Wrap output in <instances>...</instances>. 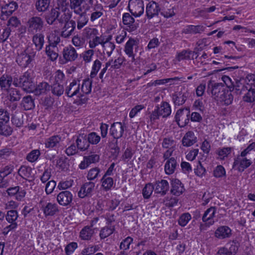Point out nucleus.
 I'll list each match as a JSON object with an SVG mask.
<instances>
[{
	"label": "nucleus",
	"mask_w": 255,
	"mask_h": 255,
	"mask_svg": "<svg viewBox=\"0 0 255 255\" xmlns=\"http://www.w3.org/2000/svg\"><path fill=\"white\" fill-rule=\"evenodd\" d=\"M125 126L124 124L121 122L114 123L111 126L110 129V134L112 136L114 139H116L115 144L112 148L116 150L119 149V147L118 146V140L117 139L123 136Z\"/></svg>",
	"instance_id": "4"
},
{
	"label": "nucleus",
	"mask_w": 255,
	"mask_h": 255,
	"mask_svg": "<svg viewBox=\"0 0 255 255\" xmlns=\"http://www.w3.org/2000/svg\"><path fill=\"white\" fill-rule=\"evenodd\" d=\"M76 143L78 149L80 151H85L90 146L86 134H79L76 140Z\"/></svg>",
	"instance_id": "29"
},
{
	"label": "nucleus",
	"mask_w": 255,
	"mask_h": 255,
	"mask_svg": "<svg viewBox=\"0 0 255 255\" xmlns=\"http://www.w3.org/2000/svg\"><path fill=\"white\" fill-rule=\"evenodd\" d=\"M44 20L38 16L30 17L27 22V30L33 34L40 32L44 27Z\"/></svg>",
	"instance_id": "3"
},
{
	"label": "nucleus",
	"mask_w": 255,
	"mask_h": 255,
	"mask_svg": "<svg viewBox=\"0 0 255 255\" xmlns=\"http://www.w3.org/2000/svg\"><path fill=\"white\" fill-rule=\"evenodd\" d=\"M32 42L34 44L37 51L41 50L44 43V35L41 33H37L32 38Z\"/></svg>",
	"instance_id": "40"
},
{
	"label": "nucleus",
	"mask_w": 255,
	"mask_h": 255,
	"mask_svg": "<svg viewBox=\"0 0 255 255\" xmlns=\"http://www.w3.org/2000/svg\"><path fill=\"white\" fill-rule=\"evenodd\" d=\"M157 108L159 109V111L161 116L163 118H166L169 116L171 114V108L169 104L167 102H163L160 107L156 106Z\"/></svg>",
	"instance_id": "45"
},
{
	"label": "nucleus",
	"mask_w": 255,
	"mask_h": 255,
	"mask_svg": "<svg viewBox=\"0 0 255 255\" xmlns=\"http://www.w3.org/2000/svg\"><path fill=\"white\" fill-rule=\"evenodd\" d=\"M122 20L124 24L129 27L130 31H132L136 29V26L134 24L135 20L129 13H124L123 15Z\"/></svg>",
	"instance_id": "35"
},
{
	"label": "nucleus",
	"mask_w": 255,
	"mask_h": 255,
	"mask_svg": "<svg viewBox=\"0 0 255 255\" xmlns=\"http://www.w3.org/2000/svg\"><path fill=\"white\" fill-rule=\"evenodd\" d=\"M231 147L219 148L216 151V153L219 156L218 158L221 159H224L231 153Z\"/></svg>",
	"instance_id": "64"
},
{
	"label": "nucleus",
	"mask_w": 255,
	"mask_h": 255,
	"mask_svg": "<svg viewBox=\"0 0 255 255\" xmlns=\"http://www.w3.org/2000/svg\"><path fill=\"white\" fill-rule=\"evenodd\" d=\"M63 55L64 58L67 61H74L78 57L75 49L71 46L64 48Z\"/></svg>",
	"instance_id": "28"
},
{
	"label": "nucleus",
	"mask_w": 255,
	"mask_h": 255,
	"mask_svg": "<svg viewBox=\"0 0 255 255\" xmlns=\"http://www.w3.org/2000/svg\"><path fill=\"white\" fill-rule=\"evenodd\" d=\"M21 88L27 92H31L35 87V84L31 73L26 72L21 76Z\"/></svg>",
	"instance_id": "13"
},
{
	"label": "nucleus",
	"mask_w": 255,
	"mask_h": 255,
	"mask_svg": "<svg viewBox=\"0 0 255 255\" xmlns=\"http://www.w3.org/2000/svg\"><path fill=\"white\" fill-rule=\"evenodd\" d=\"M68 5L69 3L67 0H56V3L54 8H56L61 13L71 14L72 13L68 8Z\"/></svg>",
	"instance_id": "36"
},
{
	"label": "nucleus",
	"mask_w": 255,
	"mask_h": 255,
	"mask_svg": "<svg viewBox=\"0 0 255 255\" xmlns=\"http://www.w3.org/2000/svg\"><path fill=\"white\" fill-rule=\"evenodd\" d=\"M86 37L90 40L99 34L98 30L95 28L86 27L84 30Z\"/></svg>",
	"instance_id": "60"
},
{
	"label": "nucleus",
	"mask_w": 255,
	"mask_h": 255,
	"mask_svg": "<svg viewBox=\"0 0 255 255\" xmlns=\"http://www.w3.org/2000/svg\"><path fill=\"white\" fill-rule=\"evenodd\" d=\"M50 88L52 94L57 97L61 96L64 92V86L61 84L53 83Z\"/></svg>",
	"instance_id": "49"
},
{
	"label": "nucleus",
	"mask_w": 255,
	"mask_h": 255,
	"mask_svg": "<svg viewBox=\"0 0 255 255\" xmlns=\"http://www.w3.org/2000/svg\"><path fill=\"white\" fill-rule=\"evenodd\" d=\"M102 187L106 191L111 190L114 184V180L112 177L103 176L101 179Z\"/></svg>",
	"instance_id": "48"
},
{
	"label": "nucleus",
	"mask_w": 255,
	"mask_h": 255,
	"mask_svg": "<svg viewBox=\"0 0 255 255\" xmlns=\"http://www.w3.org/2000/svg\"><path fill=\"white\" fill-rule=\"evenodd\" d=\"M57 48L55 47H54V48H53V47H51V46H46V48H45L46 54L47 55V56L49 57V58L52 61L55 60L58 56V54L57 52Z\"/></svg>",
	"instance_id": "56"
},
{
	"label": "nucleus",
	"mask_w": 255,
	"mask_h": 255,
	"mask_svg": "<svg viewBox=\"0 0 255 255\" xmlns=\"http://www.w3.org/2000/svg\"><path fill=\"white\" fill-rule=\"evenodd\" d=\"M251 86L250 83H248L247 78L246 79L241 78L235 79L232 88H233L232 90H235L237 95H241L246 93Z\"/></svg>",
	"instance_id": "11"
},
{
	"label": "nucleus",
	"mask_w": 255,
	"mask_h": 255,
	"mask_svg": "<svg viewBox=\"0 0 255 255\" xmlns=\"http://www.w3.org/2000/svg\"><path fill=\"white\" fill-rule=\"evenodd\" d=\"M50 90V86L46 82H42L35 86L33 92L36 96L45 95Z\"/></svg>",
	"instance_id": "24"
},
{
	"label": "nucleus",
	"mask_w": 255,
	"mask_h": 255,
	"mask_svg": "<svg viewBox=\"0 0 255 255\" xmlns=\"http://www.w3.org/2000/svg\"><path fill=\"white\" fill-rule=\"evenodd\" d=\"M18 217V213L17 211L15 210H8L5 215L6 220L7 222L10 224L16 223V221L17 220Z\"/></svg>",
	"instance_id": "53"
},
{
	"label": "nucleus",
	"mask_w": 255,
	"mask_h": 255,
	"mask_svg": "<svg viewBox=\"0 0 255 255\" xmlns=\"http://www.w3.org/2000/svg\"><path fill=\"white\" fill-rule=\"evenodd\" d=\"M227 89L224 84L222 83H215L209 81L208 83L207 92L211 95V97L217 101L222 94Z\"/></svg>",
	"instance_id": "2"
},
{
	"label": "nucleus",
	"mask_w": 255,
	"mask_h": 255,
	"mask_svg": "<svg viewBox=\"0 0 255 255\" xmlns=\"http://www.w3.org/2000/svg\"><path fill=\"white\" fill-rule=\"evenodd\" d=\"M50 0H37L35 8L38 12H45L49 8Z\"/></svg>",
	"instance_id": "46"
},
{
	"label": "nucleus",
	"mask_w": 255,
	"mask_h": 255,
	"mask_svg": "<svg viewBox=\"0 0 255 255\" xmlns=\"http://www.w3.org/2000/svg\"><path fill=\"white\" fill-rule=\"evenodd\" d=\"M8 196L14 197L15 200L21 201L23 200L26 195V191L19 186L11 187L6 190Z\"/></svg>",
	"instance_id": "15"
},
{
	"label": "nucleus",
	"mask_w": 255,
	"mask_h": 255,
	"mask_svg": "<svg viewBox=\"0 0 255 255\" xmlns=\"http://www.w3.org/2000/svg\"><path fill=\"white\" fill-rule=\"evenodd\" d=\"M194 55H196L195 59H197L199 56L197 52L191 50H183L181 52L178 53L176 58L178 61L183 60H189L191 59V55L192 59H194Z\"/></svg>",
	"instance_id": "32"
},
{
	"label": "nucleus",
	"mask_w": 255,
	"mask_h": 255,
	"mask_svg": "<svg viewBox=\"0 0 255 255\" xmlns=\"http://www.w3.org/2000/svg\"><path fill=\"white\" fill-rule=\"evenodd\" d=\"M8 123L0 122V134L4 136L10 135L12 132V128L8 124Z\"/></svg>",
	"instance_id": "47"
},
{
	"label": "nucleus",
	"mask_w": 255,
	"mask_h": 255,
	"mask_svg": "<svg viewBox=\"0 0 255 255\" xmlns=\"http://www.w3.org/2000/svg\"><path fill=\"white\" fill-rule=\"evenodd\" d=\"M154 189V186L151 183H148L145 185L142 189V195L145 199H148Z\"/></svg>",
	"instance_id": "61"
},
{
	"label": "nucleus",
	"mask_w": 255,
	"mask_h": 255,
	"mask_svg": "<svg viewBox=\"0 0 255 255\" xmlns=\"http://www.w3.org/2000/svg\"><path fill=\"white\" fill-rule=\"evenodd\" d=\"M216 212V208L215 207H211L205 211L203 217L202 221L203 222H207L208 227L213 225L214 221L213 220Z\"/></svg>",
	"instance_id": "23"
},
{
	"label": "nucleus",
	"mask_w": 255,
	"mask_h": 255,
	"mask_svg": "<svg viewBox=\"0 0 255 255\" xmlns=\"http://www.w3.org/2000/svg\"><path fill=\"white\" fill-rule=\"evenodd\" d=\"M111 36L108 37L107 40L102 43L104 53L106 52L108 57H110L115 48V45L114 43L110 41Z\"/></svg>",
	"instance_id": "42"
},
{
	"label": "nucleus",
	"mask_w": 255,
	"mask_h": 255,
	"mask_svg": "<svg viewBox=\"0 0 255 255\" xmlns=\"http://www.w3.org/2000/svg\"><path fill=\"white\" fill-rule=\"evenodd\" d=\"M32 168L27 166L22 165L18 170V174L24 179L29 178L31 176Z\"/></svg>",
	"instance_id": "50"
},
{
	"label": "nucleus",
	"mask_w": 255,
	"mask_h": 255,
	"mask_svg": "<svg viewBox=\"0 0 255 255\" xmlns=\"http://www.w3.org/2000/svg\"><path fill=\"white\" fill-rule=\"evenodd\" d=\"M95 186V183L92 181L85 182L81 187L78 193L79 197L83 198L85 197H90L92 194Z\"/></svg>",
	"instance_id": "18"
},
{
	"label": "nucleus",
	"mask_w": 255,
	"mask_h": 255,
	"mask_svg": "<svg viewBox=\"0 0 255 255\" xmlns=\"http://www.w3.org/2000/svg\"><path fill=\"white\" fill-rule=\"evenodd\" d=\"M61 140V137L60 135H52L45 140V147L48 148H56L59 146Z\"/></svg>",
	"instance_id": "34"
},
{
	"label": "nucleus",
	"mask_w": 255,
	"mask_h": 255,
	"mask_svg": "<svg viewBox=\"0 0 255 255\" xmlns=\"http://www.w3.org/2000/svg\"><path fill=\"white\" fill-rule=\"evenodd\" d=\"M101 170L98 167H95L91 169L88 172L87 178L88 180H94L98 178L100 176Z\"/></svg>",
	"instance_id": "57"
},
{
	"label": "nucleus",
	"mask_w": 255,
	"mask_h": 255,
	"mask_svg": "<svg viewBox=\"0 0 255 255\" xmlns=\"http://www.w3.org/2000/svg\"><path fill=\"white\" fill-rule=\"evenodd\" d=\"M160 9L157 3L154 1L149 2L146 6L145 12L147 18L151 19L154 18V23H158L160 21L158 15Z\"/></svg>",
	"instance_id": "5"
},
{
	"label": "nucleus",
	"mask_w": 255,
	"mask_h": 255,
	"mask_svg": "<svg viewBox=\"0 0 255 255\" xmlns=\"http://www.w3.org/2000/svg\"><path fill=\"white\" fill-rule=\"evenodd\" d=\"M172 188L171 192L174 195L179 196L184 191V186L181 182L177 179H174L172 181Z\"/></svg>",
	"instance_id": "30"
},
{
	"label": "nucleus",
	"mask_w": 255,
	"mask_h": 255,
	"mask_svg": "<svg viewBox=\"0 0 255 255\" xmlns=\"http://www.w3.org/2000/svg\"><path fill=\"white\" fill-rule=\"evenodd\" d=\"M217 100V102L222 105L229 106L231 105L233 101L234 97L231 93V89H226Z\"/></svg>",
	"instance_id": "27"
},
{
	"label": "nucleus",
	"mask_w": 255,
	"mask_h": 255,
	"mask_svg": "<svg viewBox=\"0 0 255 255\" xmlns=\"http://www.w3.org/2000/svg\"><path fill=\"white\" fill-rule=\"evenodd\" d=\"M100 247L98 245L89 246L84 249L80 255H90L99 251Z\"/></svg>",
	"instance_id": "63"
},
{
	"label": "nucleus",
	"mask_w": 255,
	"mask_h": 255,
	"mask_svg": "<svg viewBox=\"0 0 255 255\" xmlns=\"http://www.w3.org/2000/svg\"><path fill=\"white\" fill-rule=\"evenodd\" d=\"M204 31V27L201 25H189L182 30V33L186 34H195L200 33Z\"/></svg>",
	"instance_id": "38"
},
{
	"label": "nucleus",
	"mask_w": 255,
	"mask_h": 255,
	"mask_svg": "<svg viewBox=\"0 0 255 255\" xmlns=\"http://www.w3.org/2000/svg\"><path fill=\"white\" fill-rule=\"evenodd\" d=\"M42 211L45 216H53L59 212V209L56 204L49 202L42 206Z\"/></svg>",
	"instance_id": "26"
},
{
	"label": "nucleus",
	"mask_w": 255,
	"mask_h": 255,
	"mask_svg": "<svg viewBox=\"0 0 255 255\" xmlns=\"http://www.w3.org/2000/svg\"><path fill=\"white\" fill-rule=\"evenodd\" d=\"M155 193L164 195L169 189L168 182L165 180L156 181L154 185Z\"/></svg>",
	"instance_id": "25"
},
{
	"label": "nucleus",
	"mask_w": 255,
	"mask_h": 255,
	"mask_svg": "<svg viewBox=\"0 0 255 255\" xmlns=\"http://www.w3.org/2000/svg\"><path fill=\"white\" fill-rule=\"evenodd\" d=\"M74 13L79 15L77 19V28L81 29L84 26H85L88 22L89 18L86 14L85 8H82L79 9L73 10Z\"/></svg>",
	"instance_id": "19"
},
{
	"label": "nucleus",
	"mask_w": 255,
	"mask_h": 255,
	"mask_svg": "<svg viewBox=\"0 0 255 255\" xmlns=\"http://www.w3.org/2000/svg\"><path fill=\"white\" fill-rule=\"evenodd\" d=\"M196 141L197 137L192 131L186 132L182 139V144L183 146L187 147L193 145Z\"/></svg>",
	"instance_id": "33"
},
{
	"label": "nucleus",
	"mask_w": 255,
	"mask_h": 255,
	"mask_svg": "<svg viewBox=\"0 0 255 255\" xmlns=\"http://www.w3.org/2000/svg\"><path fill=\"white\" fill-rule=\"evenodd\" d=\"M191 219V216L189 213L182 214L179 218L178 222L180 226H185Z\"/></svg>",
	"instance_id": "62"
},
{
	"label": "nucleus",
	"mask_w": 255,
	"mask_h": 255,
	"mask_svg": "<svg viewBox=\"0 0 255 255\" xmlns=\"http://www.w3.org/2000/svg\"><path fill=\"white\" fill-rule=\"evenodd\" d=\"M12 82V78L8 75H3L0 78V86L2 90H9Z\"/></svg>",
	"instance_id": "39"
},
{
	"label": "nucleus",
	"mask_w": 255,
	"mask_h": 255,
	"mask_svg": "<svg viewBox=\"0 0 255 255\" xmlns=\"http://www.w3.org/2000/svg\"><path fill=\"white\" fill-rule=\"evenodd\" d=\"M115 231L114 226H106L102 228L100 231V237L101 239H104L112 235Z\"/></svg>",
	"instance_id": "52"
},
{
	"label": "nucleus",
	"mask_w": 255,
	"mask_h": 255,
	"mask_svg": "<svg viewBox=\"0 0 255 255\" xmlns=\"http://www.w3.org/2000/svg\"><path fill=\"white\" fill-rule=\"evenodd\" d=\"M190 95L188 90L185 88H181L180 91H177L172 94V101L175 106L183 105Z\"/></svg>",
	"instance_id": "14"
},
{
	"label": "nucleus",
	"mask_w": 255,
	"mask_h": 255,
	"mask_svg": "<svg viewBox=\"0 0 255 255\" xmlns=\"http://www.w3.org/2000/svg\"><path fill=\"white\" fill-rule=\"evenodd\" d=\"M18 4L15 1H10L0 5V19L4 20L17 8Z\"/></svg>",
	"instance_id": "8"
},
{
	"label": "nucleus",
	"mask_w": 255,
	"mask_h": 255,
	"mask_svg": "<svg viewBox=\"0 0 255 255\" xmlns=\"http://www.w3.org/2000/svg\"><path fill=\"white\" fill-rule=\"evenodd\" d=\"M72 200V194L69 191H61L57 196L58 203L62 206L70 205Z\"/></svg>",
	"instance_id": "20"
},
{
	"label": "nucleus",
	"mask_w": 255,
	"mask_h": 255,
	"mask_svg": "<svg viewBox=\"0 0 255 255\" xmlns=\"http://www.w3.org/2000/svg\"><path fill=\"white\" fill-rule=\"evenodd\" d=\"M231 235V229L226 226L219 227L215 232V237L219 239L228 238Z\"/></svg>",
	"instance_id": "22"
},
{
	"label": "nucleus",
	"mask_w": 255,
	"mask_h": 255,
	"mask_svg": "<svg viewBox=\"0 0 255 255\" xmlns=\"http://www.w3.org/2000/svg\"><path fill=\"white\" fill-rule=\"evenodd\" d=\"M90 8L89 10L90 12V20L94 23L99 20L104 15V9L103 6L97 2L93 5H90Z\"/></svg>",
	"instance_id": "12"
},
{
	"label": "nucleus",
	"mask_w": 255,
	"mask_h": 255,
	"mask_svg": "<svg viewBox=\"0 0 255 255\" xmlns=\"http://www.w3.org/2000/svg\"><path fill=\"white\" fill-rule=\"evenodd\" d=\"M144 3L142 0H129L128 8L132 15L138 17L144 12Z\"/></svg>",
	"instance_id": "6"
},
{
	"label": "nucleus",
	"mask_w": 255,
	"mask_h": 255,
	"mask_svg": "<svg viewBox=\"0 0 255 255\" xmlns=\"http://www.w3.org/2000/svg\"><path fill=\"white\" fill-rule=\"evenodd\" d=\"M190 111L188 108L178 110L175 116V120L180 127H184L189 122Z\"/></svg>",
	"instance_id": "7"
},
{
	"label": "nucleus",
	"mask_w": 255,
	"mask_h": 255,
	"mask_svg": "<svg viewBox=\"0 0 255 255\" xmlns=\"http://www.w3.org/2000/svg\"><path fill=\"white\" fill-rule=\"evenodd\" d=\"M92 85V80L90 78H88L83 80L81 87V92L83 94H89L91 93Z\"/></svg>",
	"instance_id": "54"
},
{
	"label": "nucleus",
	"mask_w": 255,
	"mask_h": 255,
	"mask_svg": "<svg viewBox=\"0 0 255 255\" xmlns=\"http://www.w3.org/2000/svg\"><path fill=\"white\" fill-rule=\"evenodd\" d=\"M70 7L71 9L85 8V11H89L90 5H92L94 0H69Z\"/></svg>",
	"instance_id": "16"
},
{
	"label": "nucleus",
	"mask_w": 255,
	"mask_h": 255,
	"mask_svg": "<svg viewBox=\"0 0 255 255\" xmlns=\"http://www.w3.org/2000/svg\"><path fill=\"white\" fill-rule=\"evenodd\" d=\"M72 14H66L65 17L61 20L59 24L63 26L61 36L65 38L69 37L73 33L76 28V22L71 20Z\"/></svg>",
	"instance_id": "1"
},
{
	"label": "nucleus",
	"mask_w": 255,
	"mask_h": 255,
	"mask_svg": "<svg viewBox=\"0 0 255 255\" xmlns=\"http://www.w3.org/2000/svg\"><path fill=\"white\" fill-rule=\"evenodd\" d=\"M86 137L89 144H97L101 140V137L95 132L86 134Z\"/></svg>",
	"instance_id": "59"
},
{
	"label": "nucleus",
	"mask_w": 255,
	"mask_h": 255,
	"mask_svg": "<svg viewBox=\"0 0 255 255\" xmlns=\"http://www.w3.org/2000/svg\"><path fill=\"white\" fill-rule=\"evenodd\" d=\"M102 64V62L99 59H96L94 61L92 67V71L90 74V77L91 79L94 78L96 76L97 73L101 68Z\"/></svg>",
	"instance_id": "58"
},
{
	"label": "nucleus",
	"mask_w": 255,
	"mask_h": 255,
	"mask_svg": "<svg viewBox=\"0 0 255 255\" xmlns=\"http://www.w3.org/2000/svg\"><path fill=\"white\" fill-rule=\"evenodd\" d=\"M20 106L25 111L33 109L35 107L34 98L30 95L24 97L21 101Z\"/></svg>",
	"instance_id": "31"
},
{
	"label": "nucleus",
	"mask_w": 255,
	"mask_h": 255,
	"mask_svg": "<svg viewBox=\"0 0 255 255\" xmlns=\"http://www.w3.org/2000/svg\"><path fill=\"white\" fill-rule=\"evenodd\" d=\"M252 162L251 160L247 159L246 156H239L234 161L233 167L237 165L238 166V170L240 172L243 171L245 169L249 167Z\"/></svg>",
	"instance_id": "21"
},
{
	"label": "nucleus",
	"mask_w": 255,
	"mask_h": 255,
	"mask_svg": "<svg viewBox=\"0 0 255 255\" xmlns=\"http://www.w3.org/2000/svg\"><path fill=\"white\" fill-rule=\"evenodd\" d=\"M244 94L245 95L243 97L244 102L252 103L255 101V89H253L252 86Z\"/></svg>",
	"instance_id": "51"
},
{
	"label": "nucleus",
	"mask_w": 255,
	"mask_h": 255,
	"mask_svg": "<svg viewBox=\"0 0 255 255\" xmlns=\"http://www.w3.org/2000/svg\"><path fill=\"white\" fill-rule=\"evenodd\" d=\"M177 165V161L174 157H171L168 159L164 165L165 173L168 175H170L173 173L175 170Z\"/></svg>",
	"instance_id": "37"
},
{
	"label": "nucleus",
	"mask_w": 255,
	"mask_h": 255,
	"mask_svg": "<svg viewBox=\"0 0 255 255\" xmlns=\"http://www.w3.org/2000/svg\"><path fill=\"white\" fill-rule=\"evenodd\" d=\"M8 98L11 102H17L21 99L20 92L16 89L11 88L8 90Z\"/></svg>",
	"instance_id": "44"
},
{
	"label": "nucleus",
	"mask_w": 255,
	"mask_h": 255,
	"mask_svg": "<svg viewBox=\"0 0 255 255\" xmlns=\"http://www.w3.org/2000/svg\"><path fill=\"white\" fill-rule=\"evenodd\" d=\"M48 42L49 44L47 46L56 47L57 45L60 42V37L59 35L55 33H51L47 36Z\"/></svg>",
	"instance_id": "55"
},
{
	"label": "nucleus",
	"mask_w": 255,
	"mask_h": 255,
	"mask_svg": "<svg viewBox=\"0 0 255 255\" xmlns=\"http://www.w3.org/2000/svg\"><path fill=\"white\" fill-rule=\"evenodd\" d=\"M16 61L19 66L26 67L28 66L32 61L23 51L18 55Z\"/></svg>",
	"instance_id": "41"
},
{
	"label": "nucleus",
	"mask_w": 255,
	"mask_h": 255,
	"mask_svg": "<svg viewBox=\"0 0 255 255\" xmlns=\"http://www.w3.org/2000/svg\"><path fill=\"white\" fill-rule=\"evenodd\" d=\"M66 14L61 13L56 8H52L45 15V19L49 25H53L56 22L60 23L62 18L65 17Z\"/></svg>",
	"instance_id": "10"
},
{
	"label": "nucleus",
	"mask_w": 255,
	"mask_h": 255,
	"mask_svg": "<svg viewBox=\"0 0 255 255\" xmlns=\"http://www.w3.org/2000/svg\"><path fill=\"white\" fill-rule=\"evenodd\" d=\"M80 83L76 80H73L65 89V94L70 98L77 96L78 97H83V95L80 92Z\"/></svg>",
	"instance_id": "17"
},
{
	"label": "nucleus",
	"mask_w": 255,
	"mask_h": 255,
	"mask_svg": "<svg viewBox=\"0 0 255 255\" xmlns=\"http://www.w3.org/2000/svg\"><path fill=\"white\" fill-rule=\"evenodd\" d=\"M138 47L137 40L132 38H129L128 40L125 44L124 52L129 58H131L130 61L131 62H134L135 61V56L137 52Z\"/></svg>",
	"instance_id": "9"
},
{
	"label": "nucleus",
	"mask_w": 255,
	"mask_h": 255,
	"mask_svg": "<svg viewBox=\"0 0 255 255\" xmlns=\"http://www.w3.org/2000/svg\"><path fill=\"white\" fill-rule=\"evenodd\" d=\"M94 233V230L91 227L87 226L84 227L80 232V237L83 240H89Z\"/></svg>",
	"instance_id": "43"
}]
</instances>
